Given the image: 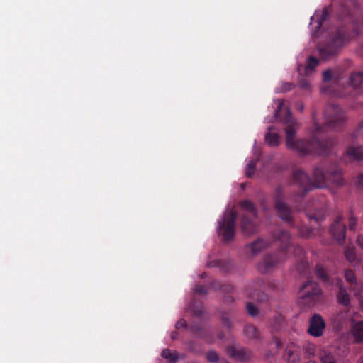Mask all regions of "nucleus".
I'll return each mask as SVG.
<instances>
[{
	"label": "nucleus",
	"instance_id": "nucleus-24",
	"mask_svg": "<svg viewBox=\"0 0 363 363\" xmlns=\"http://www.w3.org/2000/svg\"><path fill=\"white\" fill-rule=\"evenodd\" d=\"M189 330L196 336L205 340L208 342H211L213 341V337L210 336L209 332L200 326L191 325Z\"/></svg>",
	"mask_w": 363,
	"mask_h": 363
},
{
	"label": "nucleus",
	"instance_id": "nucleus-45",
	"mask_svg": "<svg viewBox=\"0 0 363 363\" xmlns=\"http://www.w3.org/2000/svg\"><path fill=\"white\" fill-rule=\"evenodd\" d=\"M356 185L363 189V174H359L357 178Z\"/></svg>",
	"mask_w": 363,
	"mask_h": 363
},
{
	"label": "nucleus",
	"instance_id": "nucleus-20",
	"mask_svg": "<svg viewBox=\"0 0 363 363\" xmlns=\"http://www.w3.org/2000/svg\"><path fill=\"white\" fill-rule=\"evenodd\" d=\"M351 332L355 342H363V321H353L351 327Z\"/></svg>",
	"mask_w": 363,
	"mask_h": 363
},
{
	"label": "nucleus",
	"instance_id": "nucleus-35",
	"mask_svg": "<svg viewBox=\"0 0 363 363\" xmlns=\"http://www.w3.org/2000/svg\"><path fill=\"white\" fill-rule=\"evenodd\" d=\"M284 196V191L282 186H279L277 187L274 194V205L277 204L279 201L283 202Z\"/></svg>",
	"mask_w": 363,
	"mask_h": 363
},
{
	"label": "nucleus",
	"instance_id": "nucleus-47",
	"mask_svg": "<svg viewBox=\"0 0 363 363\" xmlns=\"http://www.w3.org/2000/svg\"><path fill=\"white\" fill-rule=\"evenodd\" d=\"M222 323L228 328H230L231 326V322H230L229 318L227 316L223 315Z\"/></svg>",
	"mask_w": 363,
	"mask_h": 363
},
{
	"label": "nucleus",
	"instance_id": "nucleus-39",
	"mask_svg": "<svg viewBox=\"0 0 363 363\" xmlns=\"http://www.w3.org/2000/svg\"><path fill=\"white\" fill-rule=\"evenodd\" d=\"M354 295L358 298L360 303L363 305V283L359 284L358 287L355 288Z\"/></svg>",
	"mask_w": 363,
	"mask_h": 363
},
{
	"label": "nucleus",
	"instance_id": "nucleus-33",
	"mask_svg": "<svg viewBox=\"0 0 363 363\" xmlns=\"http://www.w3.org/2000/svg\"><path fill=\"white\" fill-rule=\"evenodd\" d=\"M211 285L215 289L220 290L227 294H229L233 291V286L230 284H221L218 281H213Z\"/></svg>",
	"mask_w": 363,
	"mask_h": 363
},
{
	"label": "nucleus",
	"instance_id": "nucleus-32",
	"mask_svg": "<svg viewBox=\"0 0 363 363\" xmlns=\"http://www.w3.org/2000/svg\"><path fill=\"white\" fill-rule=\"evenodd\" d=\"M208 267H218L223 272H228L230 268L229 263L221 260L211 261L208 263Z\"/></svg>",
	"mask_w": 363,
	"mask_h": 363
},
{
	"label": "nucleus",
	"instance_id": "nucleus-8",
	"mask_svg": "<svg viewBox=\"0 0 363 363\" xmlns=\"http://www.w3.org/2000/svg\"><path fill=\"white\" fill-rule=\"evenodd\" d=\"M237 212L231 210L225 213L221 220L218 221V233L222 235L225 242H230L235 236Z\"/></svg>",
	"mask_w": 363,
	"mask_h": 363
},
{
	"label": "nucleus",
	"instance_id": "nucleus-19",
	"mask_svg": "<svg viewBox=\"0 0 363 363\" xmlns=\"http://www.w3.org/2000/svg\"><path fill=\"white\" fill-rule=\"evenodd\" d=\"M349 318L347 311L340 312L333 318V327L340 330L346 327Z\"/></svg>",
	"mask_w": 363,
	"mask_h": 363
},
{
	"label": "nucleus",
	"instance_id": "nucleus-4",
	"mask_svg": "<svg viewBox=\"0 0 363 363\" xmlns=\"http://www.w3.org/2000/svg\"><path fill=\"white\" fill-rule=\"evenodd\" d=\"M316 345L307 340L289 342L283 353V359L287 363H301L315 357Z\"/></svg>",
	"mask_w": 363,
	"mask_h": 363
},
{
	"label": "nucleus",
	"instance_id": "nucleus-38",
	"mask_svg": "<svg viewBox=\"0 0 363 363\" xmlns=\"http://www.w3.org/2000/svg\"><path fill=\"white\" fill-rule=\"evenodd\" d=\"M206 359L211 363H216L218 362L219 357L218 354L215 351L211 350L207 352Z\"/></svg>",
	"mask_w": 363,
	"mask_h": 363
},
{
	"label": "nucleus",
	"instance_id": "nucleus-18",
	"mask_svg": "<svg viewBox=\"0 0 363 363\" xmlns=\"http://www.w3.org/2000/svg\"><path fill=\"white\" fill-rule=\"evenodd\" d=\"M335 284L338 287V292L337 294V299L338 303L344 306H349L350 304V297L348 294L347 289L345 287L342 280L337 279Z\"/></svg>",
	"mask_w": 363,
	"mask_h": 363
},
{
	"label": "nucleus",
	"instance_id": "nucleus-37",
	"mask_svg": "<svg viewBox=\"0 0 363 363\" xmlns=\"http://www.w3.org/2000/svg\"><path fill=\"white\" fill-rule=\"evenodd\" d=\"M336 74L332 72L330 69H327L323 72V80L324 82H329L333 78H336Z\"/></svg>",
	"mask_w": 363,
	"mask_h": 363
},
{
	"label": "nucleus",
	"instance_id": "nucleus-50",
	"mask_svg": "<svg viewBox=\"0 0 363 363\" xmlns=\"http://www.w3.org/2000/svg\"><path fill=\"white\" fill-rule=\"evenodd\" d=\"M188 347L190 350H191L193 352H196L195 342L194 341H189L188 342Z\"/></svg>",
	"mask_w": 363,
	"mask_h": 363
},
{
	"label": "nucleus",
	"instance_id": "nucleus-48",
	"mask_svg": "<svg viewBox=\"0 0 363 363\" xmlns=\"http://www.w3.org/2000/svg\"><path fill=\"white\" fill-rule=\"evenodd\" d=\"M299 86L302 89H307L309 87V83L306 79H302L299 82Z\"/></svg>",
	"mask_w": 363,
	"mask_h": 363
},
{
	"label": "nucleus",
	"instance_id": "nucleus-3",
	"mask_svg": "<svg viewBox=\"0 0 363 363\" xmlns=\"http://www.w3.org/2000/svg\"><path fill=\"white\" fill-rule=\"evenodd\" d=\"M272 237L274 241L281 243L280 249L277 253L266 255L262 260L257 264V270L262 274L272 272L279 263L288 257L289 252H292L295 257L301 259L298 269L301 271V274H306L308 264L303 259L305 252L299 245L291 242L289 233L283 229H278L273 233Z\"/></svg>",
	"mask_w": 363,
	"mask_h": 363
},
{
	"label": "nucleus",
	"instance_id": "nucleus-49",
	"mask_svg": "<svg viewBox=\"0 0 363 363\" xmlns=\"http://www.w3.org/2000/svg\"><path fill=\"white\" fill-rule=\"evenodd\" d=\"M360 135L363 137V121L359 123L355 136L357 137Z\"/></svg>",
	"mask_w": 363,
	"mask_h": 363
},
{
	"label": "nucleus",
	"instance_id": "nucleus-1",
	"mask_svg": "<svg viewBox=\"0 0 363 363\" xmlns=\"http://www.w3.org/2000/svg\"><path fill=\"white\" fill-rule=\"evenodd\" d=\"M277 108L275 111L276 120L284 123L286 133V145L288 149L298 152L301 156L307 155H327L330 152L335 140L331 138H323L325 130H339L345 121V113L335 104H328L325 111V124L320 125L314 123L315 131L310 139H295L296 122L293 118L288 107H284V101L277 99Z\"/></svg>",
	"mask_w": 363,
	"mask_h": 363
},
{
	"label": "nucleus",
	"instance_id": "nucleus-53",
	"mask_svg": "<svg viewBox=\"0 0 363 363\" xmlns=\"http://www.w3.org/2000/svg\"><path fill=\"white\" fill-rule=\"evenodd\" d=\"M275 168L277 171H282L284 169H285V167L281 166V165H278V166H276Z\"/></svg>",
	"mask_w": 363,
	"mask_h": 363
},
{
	"label": "nucleus",
	"instance_id": "nucleus-2",
	"mask_svg": "<svg viewBox=\"0 0 363 363\" xmlns=\"http://www.w3.org/2000/svg\"><path fill=\"white\" fill-rule=\"evenodd\" d=\"M313 178L315 184L311 181L310 177L301 169H296L292 173L291 183L297 184L301 188L300 191L295 193L292 198L293 202L296 203V207L299 209L301 208L299 203L303 199L307 192L313 188H322L327 182H332L340 186L345 184L342 172L336 166L331 167L330 169L327 171H325L322 166H316L313 169Z\"/></svg>",
	"mask_w": 363,
	"mask_h": 363
},
{
	"label": "nucleus",
	"instance_id": "nucleus-5",
	"mask_svg": "<svg viewBox=\"0 0 363 363\" xmlns=\"http://www.w3.org/2000/svg\"><path fill=\"white\" fill-rule=\"evenodd\" d=\"M346 38L345 31L343 29H337L326 43L318 46L320 57L328 60L335 55L343 45Z\"/></svg>",
	"mask_w": 363,
	"mask_h": 363
},
{
	"label": "nucleus",
	"instance_id": "nucleus-26",
	"mask_svg": "<svg viewBox=\"0 0 363 363\" xmlns=\"http://www.w3.org/2000/svg\"><path fill=\"white\" fill-rule=\"evenodd\" d=\"M363 82V72H353L350 77V86L352 87L354 90L361 87Z\"/></svg>",
	"mask_w": 363,
	"mask_h": 363
},
{
	"label": "nucleus",
	"instance_id": "nucleus-43",
	"mask_svg": "<svg viewBox=\"0 0 363 363\" xmlns=\"http://www.w3.org/2000/svg\"><path fill=\"white\" fill-rule=\"evenodd\" d=\"M330 93L337 97H346L350 94V92L345 89L342 91H332Z\"/></svg>",
	"mask_w": 363,
	"mask_h": 363
},
{
	"label": "nucleus",
	"instance_id": "nucleus-13",
	"mask_svg": "<svg viewBox=\"0 0 363 363\" xmlns=\"http://www.w3.org/2000/svg\"><path fill=\"white\" fill-rule=\"evenodd\" d=\"M325 328V323L323 318L318 314H314L309 320L308 333L315 337H319L323 335Z\"/></svg>",
	"mask_w": 363,
	"mask_h": 363
},
{
	"label": "nucleus",
	"instance_id": "nucleus-40",
	"mask_svg": "<svg viewBox=\"0 0 363 363\" xmlns=\"http://www.w3.org/2000/svg\"><path fill=\"white\" fill-rule=\"evenodd\" d=\"M247 313L251 316H255L258 314V309L256 306L252 303H247L246 305Z\"/></svg>",
	"mask_w": 363,
	"mask_h": 363
},
{
	"label": "nucleus",
	"instance_id": "nucleus-46",
	"mask_svg": "<svg viewBox=\"0 0 363 363\" xmlns=\"http://www.w3.org/2000/svg\"><path fill=\"white\" fill-rule=\"evenodd\" d=\"M176 328L177 329H179L182 328H188V326L186 325V321L184 319H181L179 321H177V323H176Z\"/></svg>",
	"mask_w": 363,
	"mask_h": 363
},
{
	"label": "nucleus",
	"instance_id": "nucleus-29",
	"mask_svg": "<svg viewBox=\"0 0 363 363\" xmlns=\"http://www.w3.org/2000/svg\"><path fill=\"white\" fill-rule=\"evenodd\" d=\"M345 279L351 284V287L353 291H355V288L358 287L359 283L357 282L354 272L351 269H347L345 271Z\"/></svg>",
	"mask_w": 363,
	"mask_h": 363
},
{
	"label": "nucleus",
	"instance_id": "nucleus-15",
	"mask_svg": "<svg viewBox=\"0 0 363 363\" xmlns=\"http://www.w3.org/2000/svg\"><path fill=\"white\" fill-rule=\"evenodd\" d=\"M357 245L363 250V235H359L357 239ZM345 256L347 261L353 265L363 262V260L356 255L353 247H347L345 250Z\"/></svg>",
	"mask_w": 363,
	"mask_h": 363
},
{
	"label": "nucleus",
	"instance_id": "nucleus-14",
	"mask_svg": "<svg viewBox=\"0 0 363 363\" xmlns=\"http://www.w3.org/2000/svg\"><path fill=\"white\" fill-rule=\"evenodd\" d=\"M270 245L268 240L259 238L245 247V252L247 255L255 257Z\"/></svg>",
	"mask_w": 363,
	"mask_h": 363
},
{
	"label": "nucleus",
	"instance_id": "nucleus-23",
	"mask_svg": "<svg viewBox=\"0 0 363 363\" xmlns=\"http://www.w3.org/2000/svg\"><path fill=\"white\" fill-rule=\"evenodd\" d=\"M329 11L328 8H324L321 11L320 14L316 15V16H312L311 18V25L313 23H316L315 28L318 30L320 29L323 22L328 18Z\"/></svg>",
	"mask_w": 363,
	"mask_h": 363
},
{
	"label": "nucleus",
	"instance_id": "nucleus-7",
	"mask_svg": "<svg viewBox=\"0 0 363 363\" xmlns=\"http://www.w3.org/2000/svg\"><path fill=\"white\" fill-rule=\"evenodd\" d=\"M298 297L303 305L312 307L321 300V289L316 282L308 281L300 289Z\"/></svg>",
	"mask_w": 363,
	"mask_h": 363
},
{
	"label": "nucleus",
	"instance_id": "nucleus-25",
	"mask_svg": "<svg viewBox=\"0 0 363 363\" xmlns=\"http://www.w3.org/2000/svg\"><path fill=\"white\" fill-rule=\"evenodd\" d=\"M273 127L269 128L265 135V141L269 145L275 147L279 144L280 137L277 133L273 132Z\"/></svg>",
	"mask_w": 363,
	"mask_h": 363
},
{
	"label": "nucleus",
	"instance_id": "nucleus-16",
	"mask_svg": "<svg viewBox=\"0 0 363 363\" xmlns=\"http://www.w3.org/2000/svg\"><path fill=\"white\" fill-rule=\"evenodd\" d=\"M228 354L233 358L240 362L247 360L252 356L250 350L243 347L238 349L234 346L228 347Z\"/></svg>",
	"mask_w": 363,
	"mask_h": 363
},
{
	"label": "nucleus",
	"instance_id": "nucleus-54",
	"mask_svg": "<svg viewBox=\"0 0 363 363\" xmlns=\"http://www.w3.org/2000/svg\"><path fill=\"white\" fill-rule=\"evenodd\" d=\"M277 348L280 347V342L279 341L277 342Z\"/></svg>",
	"mask_w": 363,
	"mask_h": 363
},
{
	"label": "nucleus",
	"instance_id": "nucleus-36",
	"mask_svg": "<svg viewBox=\"0 0 363 363\" xmlns=\"http://www.w3.org/2000/svg\"><path fill=\"white\" fill-rule=\"evenodd\" d=\"M357 225V218L350 212L348 217V228L350 231H355Z\"/></svg>",
	"mask_w": 363,
	"mask_h": 363
},
{
	"label": "nucleus",
	"instance_id": "nucleus-6",
	"mask_svg": "<svg viewBox=\"0 0 363 363\" xmlns=\"http://www.w3.org/2000/svg\"><path fill=\"white\" fill-rule=\"evenodd\" d=\"M240 207L247 211L242 215L241 227L242 232L247 235H253L258 231V225L254 221L257 218V213L255 206L249 200L240 202Z\"/></svg>",
	"mask_w": 363,
	"mask_h": 363
},
{
	"label": "nucleus",
	"instance_id": "nucleus-41",
	"mask_svg": "<svg viewBox=\"0 0 363 363\" xmlns=\"http://www.w3.org/2000/svg\"><path fill=\"white\" fill-rule=\"evenodd\" d=\"M194 291L200 295H205L208 294V288L204 285H196L194 288Z\"/></svg>",
	"mask_w": 363,
	"mask_h": 363
},
{
	"label": "nucleus",
	"instance_id": "nucleus-11",
	"mask_svg": "<svg viewBox=\"0 0 363 363\" xmlns=\"http://www.w3.org/2000/svg\"><path fill=\"white\" fill-rule=\"evenodd\" d=\"M362 160H363V146L359 145H349L342 157V161L346 164Z\"/></svg>",
	"mask_w": 363,
	"mask_h": 363
},
{
	"label": "nucleus",
	"instance_id": "nucleus-21",
	"mask_svg": "<svg viewBox=\"0 0 363 363\" xmlns=\"http://www.w3.org/2000/svg\"><path fill=\"white\" fill-rule=\"evenodd\" d=\"M243 334L249 340H259L260 339L259 330L251 324H246L244 326Z\"/></svg>",
	"mask_w": 363,
	"mask_h": 363
},
{
	"label": "nucleus",
	"instance_id": "nucleus-12",
	"mask_svg": "<svg viewBox=\"0 0 363 363\" xmlns=\"http://www.w3.org/2000/svg\"><path fill=\"white\" fill-rule=\"evenodd\" d=\"M342 220V216H337L330 228V235L339 244L342 243L345 240L346 226Z\"/></svg>",
	"mask_w": 363,
	"mask_h": 363
},
{
	"label": "nucleus",
	"instance_id": "nucleus-51",
	"mask_svg": "<svg viewBox=\"0 0 363 363\" xmlns=\"http://www.w3.org/2000/svg\"><path fill=\"white\" fill-rule=\"evenodd\" d=\"M296 109H297V111H298L301 113L303 112V111L304 109V105L303 104V103H301V102L297 103Z\"/></svg>",
	"mask_w": 363,
	"mask_h": 363
},
{
	"label": "nucleus",
	"instance_id": "nucleus-34",
	"mask_svg": "<svg viewBox=\"0 0 363 363\" xmlns=\"http://www.w3.org/2000/svg\"><path fill=\"white\" fill-rule=\"evenodd\" d=\"M257 159H252L246 166L245 174L247 177H252L254 174Z\"/></svg>",
	"mask_w": 363,
	"mask_h": 363
},
{
	"label": "nucleus",
	"instance_id": "nucleus-10",
	"mask_svg": "<svg viewBox=\"0 0 363 363\" xmlns=\"http://www.w3.org/2000/svg\"><path fill=\"white\" fill-rule=\"evenodd\" d=\"M264 281L261 278H257L248 282L245 286V296L252 300L262 302L267 300V295L262 291Z\"/></svg>",
	"mask_w": 363,
	"mask_h": 363
},
{
	"label": "nucleus",
	"instance_id": "nucleus-27",
	"mask_svg": "<svg viewBox=\"0 0 363 363\" xmlns=\"http://www.w3.org/2000/svg\"><path fill=\"white\" fill-rule=\"evenodd\" d=\"M300 236L302 238H312L318 236L320 235V230L319 228L315 229L307 226H302L298 228Z\"/></svg>",
	"mask_w": 363,
	"mask_h": 363
},
{
	"label": "nucleus",
	"instance_id": "nucleus-42",
	"mask_svg": "<svg viewBox=\"0 0 363 363\" xmlns=\"http://www.w3.org/2000/svg\"><path fill=\"white\" fill-rule=\"evenodd\" d=\"M294 87V84L290 82H282L281 86L279 89V91L281 92L289 91Z\"/></svg>",
	"mask_w": 363,
	"mask_h": 363
},
{
	"label": "nucleus",
	"instance_id": "nucleus-56",
	"mask_svg": "<svg viewBox=\"0 0 363 363\" xmlns=\"http://www.w3.org/2000/svg\"><path fill=\"white\" fill-rule=\"evenodd\" d=\"M222 363H229L228 362L223 361Z\"/></svg>",
	"mask_w": 363,
	"mask_h": 363
},
{
	"label": "nucleus",
	"instance_id": "nucleus-44",
	"mask_svg": "<svg viewBox=\"0 0 363 363\" xmlns=\"http://www.w3.org/2000/svg\"><path fill=\"white\" fill-rule=\"evenodd\" d=\"M192 313L195 316H200L203 314V309L200 306H193L191 307Z\"/></svg>",
	"mask_w": 363,
	"mask_h": 363
},
{
	"label": "nucleus",
	"instance_id": "nucleus-9",
	"mask_svg": "<svg viewBox=\"0 0 363 363\" xmlns=\"http://www.w3.org/2000/svg\"><path fill=\"white\" fill-rule=\"evenodd\" d=\"M305 211L309 219H313L316 223L321 221L327 213V203L325 197L320 196L309 201Z\"/></svg>",
	"mask_w": 363,
	"mask_h": 363
},
{
	"label": "nucleus",
	"instance_id": "nucleus-28",
	"mask_svg": "<svg viewBox=\"0 0 363 363\" xmlns=\"http://www.w3.org/2000/svg\"><path fill=\"white\" fill-rule=\"evenodd\" d=\"M315 274L319 280L323 281L325 284H332L333 282L331 281L330 277L324 269V267L320 264H318L315 267Z\"/></svg>",
	"mask_w": 363,
	"mask_h": 363
},
{
	"label": "nucleus",
	"instance_id": "nucleus-52",
	"mask_svg": "<svg viewBox=\"0 0 363 363\" xmlns=\"http://www.w3.org/2000/svg\"><path fill=\"white\" fill-rule=\"evenodd\" d=\"M177 335H178V333H177V331L172 332V334H171L172 339V340H175L177 337Z\"/></svg>",
	"mask_w": 363,
	"mask_h": 363
},
{
	"label": "nucleus",
	"instance_id": "nucleus-30",
	"mask_svg": "<svg viewBox=\"0 0 363 363\" xmlns=\"http://www.w3.org/2000/svg\"><path fill=\"white\" fill-rule=\"evenodd\" d=\"M162 357L166 359L170 363H176L179 360L178 353L176 352H172L169 349H164L162 350Z\"/></svg>",
	"mask_w": 363,
	"mask_h": 363
},
{
	"label": "nucleus",
	"instance_id": "nucleus-55",
	"mask_svg": "<svg viewBox=\"0 0 363 363\" xmlns=\"http://www.w3.org/2000/svg\"><path fill=\"white\" fill-rule=\"evenodd\" d=\"M335 79L337 80V83H340V81H338V79H337V77Z\"/></svg>",
	"mask_w": 363,
	"mask_h": 363
},
{
	"label": "nucleus",
	"instance_id": "nucleus-31",
	"mask_svg": "<svg viewBox=\"0 0 363 363\" xmlns=\"http://www.w3.org/2000/svg\"><path fill=\"white\" fill-rule=\"evenodd\" d=\"M318 64L319 60L316 57L313 56L309 57L305 67L306 73L307 74L312 73L315 70V67L318 65Z\"/></svg>",
	"mask_w": 363,
	"mask_h": 363
},
{
	"label": "nucleus",
	"instance_id": "nucleus-17",
	"mask_svg": "<svg viewBox=\"0 0 363 363\" xmlns=\"http://www.w3.org/2000/svg\"><path fill=\"white\" fill-rule=\"evenodd\" d=\"M274 207L279 217L281 220L291 223L292 211L286 203L279 201L277 204L274 205Z\"/></svg>",
	"mask_w": 363,
	"mask_h": 363
},
{
	"label": "nucleus",
	"instance_id": "nucleus-22",
	"mask_svg": "<svg viewBox=\"0 0 363 363\" xmlns=\"http://www.w3.org/2000/svg\"><path fill=\"white\" fill-rule=\"evenodd\" d=\"M321 363H339L337 356L329 350H322L319 352Z\"/></svg>",
	"mask_w": 363,
	"mask_h": 363
}]
</instances>
